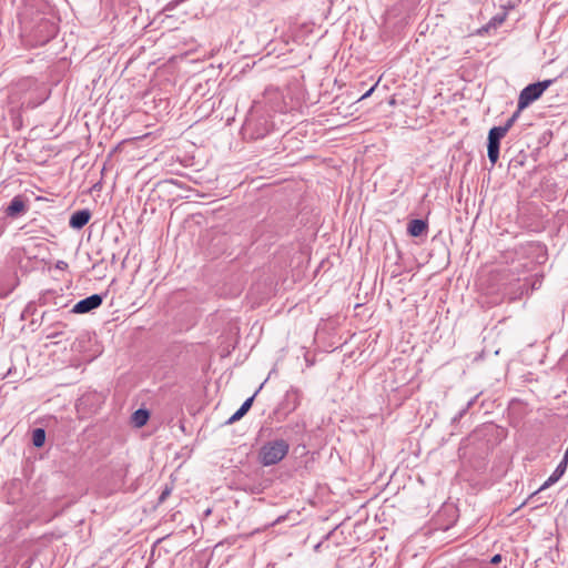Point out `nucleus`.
<instances>
[{
  "instance_id": "1",
  "label": "nucleus",
  "mask_w": 568,
  "mask_h": 568,
  "mask_svg": "<svg viewBox=\"0 0 568 568\" xmlns=\"http://www.w3.org/2000/svg\"><path fill=\"white\" fill-rule=\"evenodd\" d=\"M290 445L284 439H275L264 444L260 450V460L264 466L280 463L288 453Z\"/></svg>"
},
{
  "instance_id": "2",
  "label": "nucleus",
  "mask_w": 568,
  "mask_h": 568,
  "mask_svg": "<svg viewBox=\"0 0 568 568\" xmlns=\"http://www.w3.org/2000/svg\"><path fill=\"white\" fill-rule=\"evenodd\" d=\"M550 84L551 80H545L531 83L523 89L518 98L519 110L526 109L530 103L539 99Z\"/></svg>"
},
{
  "instance_id": "3",
  "label": "nucleus",
  "mask_w": 568,
  "mask_h": 568,
  "mask_svg": "<svg viewBox=\"0 0 568 568\" xmlns=\"http://www.w3.org/2000/svg\"><path fill=\"white\" fill-rule=\"evenodd\" d=\"M507 134L506 128L494 126L488 133L487 154L491 164H496L499 159L500 140Z\"/></svg>"
},
{
  "instance_id": "4",
  "label": "nucleus",
  "mask_w": 568,
  "mask_h": 568,
  "mask_svg": "<svg viewBox=\"0 0 568 568\" xmlns=\"http://www.w3.org/2000/svg\"><path fill=\"white\" fill-rule=\"evenodd\" d=\"M102 296L99 294H93L87 298L79 301L72 308V312L75 314H84L94 308H98L102 304Z\"/></svg>"
},
{
  "instance_id": "5",
  "label": "nucleus",
  "mask_w": 568,
  "mask_h": 568,
  "mask_svg": "<svg viewBox=\"0 0 568 568\" xmlns=\"http://www.w3.org/2000/svg\"><path fill=\"white\" fill-rule=\"evenodd\" d=\"M568 464V449L565 453L562 460L556 467L555 471L550 475V477L545 481L540 489L549 487L560 479V477L565 474Z\"/></svg>"
},
{
  "instance_id": "6",
  "label": "nucleus",
  "mask_w": 568,
  "mask_h": 568,
  "mask_svg": "<svg viewBox=\"0 0 568 568\" xmlns=\"http://www.w3.org/2000/svg\"><path fill=\"white\" fill-rule=\"evenodd\" d=\"M90 217H91L90 211H88V210L77 211L71 215L69 225L72 229L80 230L90 221Z\"/></svg>"
},
{
  "instance_id": "7",
  "label": "nucleus",
  "mask_w": 568,
  "mask_h": 568,
  "mask_svg": "<svg viewBox=\"0 0 568 568\" xmlns=\"http://www.w3.org/2000/svg\"><path fill=\"white\" fill-rule=\"evenodd\" d=\"M26 211V203L21 196H14L8 205L6 213L10 217H14Z\"/></svg>"
},
{
  "instance_id": "8",
  "label": "nucleus",
  "mask_w": 568,
  "mask_h": 568,
  "mask_svg": "<svg viewBox=\"0 0 568 568\" xmlns=\"http://www.w3.org/2000/svg\"><path fill=\"white\" fill-rule=\"evenodd\" d=\"M426 230L427 223L419 219L412 220L408 224V233L414 237L420 236Z\"/></svg>"
},
{
  "instance_id": "9",
  "label": "nucleus",
  "mask_w": 568,
  "mask_h": 568,
  "mask_svg": "<svg viewBox=\"0 0 568 568\" xmlns=\"http://www.w3.org/2000/svg\"><path fill=\"white\" fill-rule=\"evenodd\" d=\"M149 412L146 409H138L132 414V423L135 427H142L148 423Z\"/></svg>"
},
{
  "instance_id": "10",
  "label": "nucleus",
  "mask_w": 568,
  "mask_h": 568,
  "mask_svg": "<svg viewBox=\"0 0 568 568\" xmlns=\"http://www.w3.org/2000/svg\"><path fill=\"white\" fill-rule=\"evenodd\" d=\"M45 440V432L42 428H36L32 433V443L36 447L43 446Z\"/></svg>"
},
{
  "instance_id": "11",
  "label": "nucleus",
  "mask_w": 568,
  "mask_h": 568,
  "mask_svg": "<svg viewBox=\"0 0 568 568\" xmlns=\"http://www.w3.org/2000/svg\"><path fill=\"white\" fill-rule=\"evenodd\" d=\"M521 111L523 110H519L518 108L517 111L507 120V122L504 125H501V128H506V132H508L510 128L514 125Z\"/></svg>"
},
{
  "instance_id": "12",
  "label": "nucleus",
  "mask_w": 568,
  "mask_h": 568,
  "mask_svg": "<svg viewBox=\"0 0 568 568\" xmlns=\"http://www.w3.org/2000/svg\"><path fill=\"white\" fill-rule=\"evenodd\" d=\"M246 413L239 408L226 422V424H233L240 420Z\"/></svg>"
},
{
  "instance_id": "13",
  "label": "nucleus",
  "mask_w": 568,
  "mask_h": 568,
  "mask_svg": "<svg viewBox=\"0 0 568 568\" xmlns=\"http://www.w3.org/2000/svg\"><path fill=\"white\" fill-rule=\"evenodd\" d=\"M254 396H251L250 398H247L243 404L242 406L240 407L244 413H247L248 409L251 408L252 404H253V400H254Z\"/></svg>"
},
{
  "instance_id": "14",
  "label": "nucleus",
  "mask_w": 568,
  "mask_h": 568,
  "mask_svg": "<svg viewBox=\"0 0 568 568\" xmlns=\"http://www.w3.org/2000/svg\"><path fill=\"white\" fill-rule=\"evenodd\" d=\"M377 87V83H375L368 91H366V93H364L361 98H359V101L361 100H364L366 98H368L373 92L374 90L376 89Z\"/></svg>"
},
{
  "instance_id": "15",
  "label": "nucleus",
  "mask_w": 568,
  "mask_h": 568,
  "mask_svg": "<svg viewBox=\"0 0 568 568\" xmlns=\"http://www.w3.org/2000/svg\"><path fill=\"white\" fill-rule=\"evenodd\" d=\"M500 561H501V555H499V554L495 555V556L491 558V560H490V562H491V564H498V562H500Z\"/></svg>"
},
{
  "instance_id": "16",
  "label": "nucleus",
  "mask_w": 568,
  "mask_h": 568,
  "mask_svg": "<svg viewBox=\"0 0 568 568\" xmlns=\"http://www.w3.org/2000/svg\"><path fill=\"white\" fill-rule=\"evenodd\" d=\"M67 266H68V264L65 262H62V261L58 262V264H57V267L60 268V270H63Z\"/></svg>"
},
{
  "instance_id": "17",
  "label": "nucleus",
  "mask_w": 568,
  "mask_h": 568,
  "mask_svg": "<svg viewBox=\"0 0 568 568\" xmlns=\"http://www.w3.org/2000/svg\"><path fill=\"white\" fill-rule=\"evenodd\" d=\"M164 496H166V491H164V493L162 494L161 499H163V498H164Z\"/></svg>"
}]
</instances>
